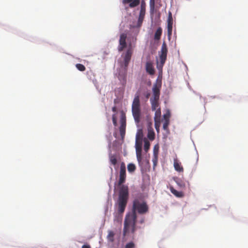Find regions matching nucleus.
I'll list each match as a JSON object with an SVG mask.
<instances>
[{
    "instance_id": "nucleus-15",
    "label": "nucleus",
    "mask_w": 248,
    "mask_h": 248,
    "mask_svg": "<svg viewBox=\"0 0 248 248\" xmlns=\"http://www.w3.org/2000/svg\"><path fill=\"white\" fill-rule=\"evenodd\" d=\"M155 111V112L154 117V121L161 122V108H158L156 109Z\"/></svg>"
},
{
    "instance_id": "nucleus-7",
    "label": "nucleus",
    "mask_w": 248,
    "mask_h": 248,
    "mask_svg": "<svg viewBox=\"0 0 248 248\" xmlns=\"http://www.w3.org/2000/svg\"><path fill=\"white\" fill-rule=\"evenodd\" d=\"M136 156L138 162L140 163L142 160V143L141 141H136Z\"/></svg>"
},
{
    "instance_id": "nucleus-39",
    "label": "nucleus",
    "mask_w": 248,
    "mask_h": 248,
    "mask_svg": "<svg viewBox=\"0 0 248 248\" xmlns=\"http://www.w3.org/2000/svg\"><path fill=\"white\" fill-rule=\"evenodd\" d=\"M150 94H149V93L147 94L146 97H147V98H148V97H149V96L150 95Z\"/></svg>"
},
{
    "instance_id": "nucleus-5",
    "label": "nucleus",
    "mask_w": 248,
    "mask_h": 248,
    "mask_svg": "<svg viewBox=\"0 0 248 248\" xmlns=\"http://www.w3.org/2000/svg\"><path fill=\"white\" fill-rule=\"evenodd\" d=\"M159 95L160 94H153V95L150 98L152 111H155L156 109L158 108H160L159 103Z\"/></svg>"
},
{
    "instance_id": "nucleus-33",
    "label": "nucleus",
    "mask_w": 248,
    "mask_h": 248,
    "mask_svg": "<svg viewBox=\"0 0 248 248\" xmlns=\"http://www.w3.org/2000/svg\"><path fill=\"white\" fill-rule=\"evenodd\" d=\"M112 122L113 124V125L116 126L117 125V118L115 114H113L112 117Z\"/></svg>"
},
{
    "instance_id": "nucleus-38",
    "label": "nucleus",
    "mask_w": 248,
    "mask_h": 248,
    "mask_svg": "<svg viewBox=\"0 0 248 248\" xmlns=\"http://www.w3.org/2000/svg\"><path fill=\"white\" fill-rule=\"evenodd\" d=\"M144 222V217H142L140 220V223L142 224L143 223V222Z\"/></svg>"
},
{
    "instance_id": "nucleus-21",
    "label": "nucleus",
    "mask_w": 248,
    "mask_h": 248,
    "mask_svg": "<svg viewBox=\"0 0 248 248\" xmlns=\"http://www.w3.org/2000/svg\"><path fill=\"white\" fill-rule=\"evenodd\" d=\"M161 87L160 84H155L153 87V93H159L160 88Z\"/></svg>"
},
{
    "instance_id": "nucleus-28",
    "label": "nucleus",
    "mask_w": 248,
    "mask_h": 248,
    "mask_svg": "<svg viewBox=\"0 0 248 248\" xmlns=\"http://www.w3.org/2000/svg\"><path fill=\"white\" fill-rule=\"evenodd\" d=\"M169 124H170V121L166 120V121H164V122L163 123V128L164 130H168V126L169 125Z\"/></svg>"
},
{
    "instance_id": "nucleus-4",
    "label": "nucleus",
    "mask_w": 248,
    "mask_h": 248,
    "mask_svg": "<svg viewBox=\"0 0 248 248\" xmlns=\"http://www.w3.org/2000/svg\"><path fill=\"white\" fill-rule=\"evenodd\" d=\"M168 53L167 46L165 42L162 45L160 52H159V62L157 63V67L162 68L165 63L167 59V55Z\"/></svg>"
},
{
    "instance_id": "nucleus-22",
    "label": "nucleus",
    "mask_w": 248,
    "mask_h": 248,
    "mask_svg": "<svg viewBox=\"0 0 248 248\" xmlns=\"http://www.w3.org/2000/svg\"><path fill=\"white\" fill-rule=\"evenodd\" d=\"M136 166L133 163H130L127 165L128 171L131 173L133 172L136 170Z\"/></svg>"
},
{
    "instance_id": "nucleus-18",
    "label": "nucleus",
    "mask_w": 248,
    "mask_h": 248,
    "mask_svg": "<svg viewBox=\"0 0 248 248\" xmlns=\"http://www.w3.org/2000/svg\"><path fill=\"white\" fill-rule=\"evenodd\" d=\"M123 214H120L118 212L114 214V222H121L123 218Z\"/></svg>"
},
{
    "instance_id": "nucleus-31",
    "label": "nucleus",
    "mask_w": 248,
    "mask_h": 248,
    "mask_svg": "<svg viewBox=\"0 0 248 248\" xmlns=\"http://www.w3.org/2000/svg\"><path fill=\"white\" fill-rule=\"evenodd\" d=\"M150 8L151 10H154L155 5V0H150Z\"/></svg>"
},
{
    "instance_id": "nucleus-9",
    "label": "nucleus",
    "mask_w": 248,
    "mask_h": 248,
    "mask_svg": "<svg viewBox=\"0 0 248 248\" xmlns=\"http://www.w3.org/2000/svg\"><path fill=\"white\" fill-rule=\"evenodd\" d=\"M146 11V3L144 0H142L141 2L140 9L138 19L139 22H142L145 14Z\"/></svg>"
},
{
    "instance_id": "nucleus-20",
    "label": "nucleus",
    "mask_w": 248,
    "mask_h": 248,
    "mask_svg": "<svg viewBox=\"0 0 248 248\" xmlns=\"http://www.w3.org/2000/svg\"><path fill=\"white\" fill-rule=\"evenodd\" d=\"M143 134L142 129H139L136 134V141H141Z\"/></svg>"
},
{
    "instance_id": "nucleus-35",
    "label": "nucleus",
    "mask_w": 248,
    "mask_h": 248,
    "mask_svg": "<svg viewBox=\"0 0 248 248\" xmlns=\"http://www.w3.org/2000/svg\"><path fill=\"white\" fill-rule=\"evenodd\" d=\"M120 78H122L123 79L122 84L123 85L125 84L126 83V75H125V74H124V75L123 76L121 77Z\"/></svg>"
},
{
    "instance_id": "nucleus-14",
    "label": "nucleus",
    "mask_w": 248,
    "mask_h": 248,
    "mask_svg": "<svg viewBox=\"0 0 248 248\" xmlns=\"http://www.w3.org/2000/svg\"><path fill=\"white\" fill-rule=\"evenodd\" d=\"M120 123L121 125L120 128H126V116L125 114L123 112L121 113Z\"/></svg>"
},
{
    "instance_id": "nucleus-19",
    "label": "nucleus",
    "mask_w": 248,
    "mask_h": 248,
    "mask_svg": "<svg viewBox=\"0 0 248 248\" xmlns=\"http://www.w3.org/2000/svg\"><path fill=\"white\" fill-rule=\"evenodd\" d=\"M162 29L159 27L158 28L157 30L156 31L155 36H154V39L155 40H159L160 39L161 34H162Z\"/></svg>"
},
{
    "instance_id": "nucleus-32",
    "label": "nucleus",
    "mask_w": 248,
    "mask_h": 248,
    "mask_svg": "<svg viewBox=\"0 0 248 248\" xmlns=\"http://www.w3.org/2000/svg\"><path fill=\"white\" fill-rule=\"evenodd\" d=\"M177 184L181 187H184L185 186V183L181 180H177L176 181Z\"/></svg>"
},
{
    "instance_id": "nucleus-12",
    "label": "nucleus",
    "mask_w": 248,
    "mask_h": 248,
    "mask_svg": "<svg viewBox=\"0 0 248 248\" xmlns=\"http://www.w3.org/2000/svg\"><path fill=\"white\" fill-rule=\"evenodd\" d=\"M174 167L175 170L179 172H183L184 169L183 167L181 165V164L180 162L178 161V160L177 159H175L174 160Z\"/></svg>"
},
{
    "instance_id": "nucleus-25",
    "label": "nucleus",
    "mask_w": 248,
    "mask_h": 248,
    "mask_svg": "<svg viewBox=\"0 0 248 248\" xmlns=\"http://www.w3.org/2000/svg\"><path fill=\"white\" fill-rule=\"evenodd\" d=\"M150 142L147 140H144V150L147 152L150 148Z\"/></svg>"
},
{
    "instance_id": "nucleus-23",
    "label": "nucleus",
    "mask_w": 248,
    "mask_h": 248,
    "mask_svg": "<svg viewBox=\"0 0 248 248\" xmlns=\"http://www.w3.org/2000/svg\"><path fill=\"white\" fill-rule=\"evenodd\" d=\"M155 133L153 130H149L147 137L150 140H153L155 139Z\"/></svg>"
},
{
    "instance_id": "nucleus-29",
    "label": "nucleus",
    "mask_w": 248,
    "mask_h": 248,
    "mask_svg": "<svg viewBox=\"0 0 248 248\" xmlns=\"http://www.w3.org/2000/svg\"><path fill=\"white\" fill-rule=\"evenodd\" d=\"M161 122L155 121V126L156 131L158 133L159 131V127Z\"/></svg>"
},
{
    "instance_id": "nucleus-17",
    "label": "nucleus",
    "mask_w": 248,
    "mask_h": 248,
    "mask_svg": "<svg viewBox=\"0 0 248 248\" xmlns=\"http://www.w3.org/2000/svg\"><path fill=\"white\" fill-rule=\"evenodd\" d=\"M108 234L107 236L108 241L109 242H111V243L113 242L114 241V236H115L114 232L111 230H108Z\"/></svg>"
},
{
    "instance_id": "nucleus-1",
    "label": "nucleus",
    "mask_w": 248,
    "mask_h": 248,
    "mask_svg": "<svg viewBox=\"0 0 248 248\" xmlns=\"http://www.w3.org/2000/svg\"><path fill=\"white\" fill-rule=\"evenodd\" d=\"M149 207L147 203L139 199H135L133 201L132 212L128 213L125 216L123 235L126 236L131 230L134 233L136 230V223L137 221V213L143 215L148 213Z\"/></svg>"
},
{
    "instance_id": "nucleus-36",
    "label": "nucleus",
    "mask_w": 248,
    "mask_h": 248,
    "mask_svg": "<svg viewBox=\"0 0 248 248\" xmlns=\"http://www.w3.org/2000/svg\"><path fill=\"white\" fill-rule=\"evenodd\" d=\"M82 248H91L89 245H84L82 246Z\"/></svg>"
},
{
    "instance_id": "nucleus-6",
    "label": "nucleus",
    "mask_w": 248,
    "mask_h": 248,
    "mask_svg": "<svg viewBox=\"0 0 248 248\" xmlns=\"http://www.w3.org/2000/svg\"><path fill=\"white\" fill-rule=\"evenodd\" d=\"M127 38V35L126 33H123L121 34L120 36V39L119 41V46L118 47V50L119 52L123 51V50L126 47L127 44L126 42V39Z\"/></svg>"
},
{
    "instance_id": "nucleus-24",
    "label": "nucleus",
    "mask_w": 248,
    "mask_h": 248,
    "mask_svg": "<svg viewBox=\"0 0 248 248\" xmlns=\"http://www.w3.org/2000/svg\"><path fill=\"white\" fill-rule=\"evenodd\" d=\"M76 68L80 71H84L86 70L85 66L80 63H78L76 65Z\"/></svg>"
},
{
    "instance_id": "nucleus-2",
    "label": "nucleus",
    "mask_w": 248,
    "mask_h": 248,
    "mask_svg": "<svg viewBox=\"0 0 248 248\" xmlns=\"http://www.w3.org/2000/svg\"><path fill=\"white\" fill-rule=\"evenodd\" d=\"M126 168L124 162H122L120 165L119 179L118 185L120 186L119 197L115 206L117 212L123 214L125 211L128 199V187L127 186L123 185L126 180Z\"/></svg>"
},
{
    "instance_id": "nucleus-27",
    "label": "nucleus",
    "mask_w": 248,
    "mask_h": 248,
    "mask_svg": "<svg viewBox=\"0 0 248 248\" xmlns=\"http://www.w3.org/2000/svg\"><path fill=\"white\" fill-rule=\"evenodd\" d=\"M110 161L111 163L113 165H115L117 162V159H116V157L114 155L111 156L110 157Z\"/></svg>"
},
{
    "instance_id": "nucleus-3",
    "label": "nucleus",
    "mask_w": 248,
    "mask_h": 248,
    "mask_svg": "<svg viewBox=\"0 0 248 248\" xmlns=\"http://www.w3.org/2000/svg\"><path fill=\"white\" fill-rule=\"evenodd\" d=\"M132 112L135 121L136 123H139L141 115L140 104L139 95H136L134 99L132 105Z\"/></svg>"
},
{
    "instance_id": "nucleus-8",
    "label": "nucleus",
    "mask_w": 248,
    "mask_h": 248,
    "mask_svg": "<svg viewBox=\"0 0 248 248\" xmlns=\"http://www.w3.org/2000/svg\"><path fill=\"white\" fill-rule=\"evenodd\" d=\"M132 54V50L131 47L128 48L126 50L124 56V65L125 70H126V68L128 66L129 62L131 60V58Z\"/></svg>"
},
{
    "instance_id": "nucleus-34",
    "label": "nucleus",
    "mask_w": 248,
    "mask_h": 248,
    "mask_svg": "<svg viewBox=\"0 0 248 248\" xmlns=\"http://www.w3.org/2000/svg\"><path fill=\"white\" fill-rule=\"evenodd\" d=\"M170 115L169 113H167L164 114L163 118L164 119V121H165L166 120L170 121Z\"/></svg>"
},
{
    "instance_id": "nucleus-16",
    "label": "nucleus",
    "mask_w": 248,
    "mask_h": 248,
    "mask_svg": "<svg viewBox=\"0 0 248 248\" xmlns=\"http://www.w3.org/2000/svg\"><path fill=\"white\" fill-rule=\"evenodd\" d=\"M170 189L171 192L177 197L181 198V197H183V196H184V194L182 192L178 191L177 190L175 189L173 187V186H170Z\"/></svg>"
},
{
    "instance_id": "nucleus-26",
    "label": "nucleus",
    "mask_w": 248,
    "mask_h": 248,
    "mask_svg": "<svg viewBox=\"0 0 248 248\" xmlns=\"http://www.w3.org/2000/svg\"><path fill=\"white\" fill-rule=\"evenodd\" d=\"M120 133L122 139H124L125 134V128H119Z\"/></svg>"
},
{
    "instance_id": "nucleus-37",
    "label": "nucleus",
    "mask_w": 248,
    "mask_h": 248,
    "mask_svg": "<svg viewBox=\"0 0 248 248\" xmlns=\"http://www.w3.org/2000/svg\"><path fill=\"white\" fill-rule=\"evenodd\" d=\"M112 110L113 112H115L117 110V108L115 106L113 107L112 108Z\"/></svg>"
},
{
    "instance_id": "nucleus-13",
    "label": "nucleus",
    "mask_w": 248,
    "mask_h": 248,
    "mask_svg": "<svg viewBox=\"0 0 248 248\" xmlns=\"http://www.w3.org/2000/svg\"><path fill=\"white\" fill-rule=\"evenodd\" d=\"M146 70L147 73L150 75H153L155 73V70L152 63L151 62H147L146 64Z\"/></svg>"
},
{
    "instance_id": "nucleus-30",
    "label": "nucleus",
    "mask_w": 248,
    "mask_h": 248,
    "mask_svg": "<svg viewBox=\"0 0 248 248\" xmlns=\"http://www.w3.org/2000/svg\"><path fill=\"white\" fill-rule=\"evenodd\" d=\"M125 248H135V246L133 242H130L126 244Z\"/></svg>"
},
{
    "instance_id": "nucleus-11",
    "label": "nucleus",
    "mask_w": 248,
    "mask_h": 248,
    "mask_svg": "<svg viewBox=\"0 0 248 248\" xmlns=\"http://www.w3.org/2000/svg\"><path fill=\"white\" fill-rule=\"evenodd\" d=\"M140 0H123L122 3L124 5L128 4V7L133 8L140 4Z\"/></svg>"
},
{
    "instance_id": "nucleus-10",
    "label": "nucleus",
    "mask_w": 248,
    "mask_h": 248,
    "mask_svg": "<svg viewBox=\"0 0 248 248\" xmlns=\"http://www.w3.org/2000/svg\"><path fill=\"white\" fill-rule=\"evenodd\" d=\"M172 24H173V18L172 14L170 12H169L168 20H167V31L168 36L171 35L172 31Z\"/></svg>"
}]
</instances>
